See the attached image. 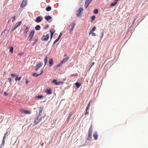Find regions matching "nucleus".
I'll use <instances>...</instances> for the list:
<instances>
[{"instance_id": "obj_1", "label": "nucleus", "mask_w": 148, "mask_h": 148, "mask_svg": "<svg viewBox=\"0 0 148 148\" xmlns=\"http://www.w3.org/2000/svg\"><path fill=\"white\" fill-rule=\"evenodd\" d=\"M92 126H91L90 127L88 130V137L87 140H90L91 139L92 135Z\"/></svg>"}, {"instance_id": "obj_2", "label": "nucleus", "mask_w": 148, "mask_h": 148, "mask_svg": "<svg viewBox=\"0 0 148 148\" xmlns=\"http://www.w3.org/2000/svg\"><path fill=\"white\" fill-rule=\"evenodd\" d=\"M49 37V34H44L41 38V40L43 41H47Z\"/></svg>"}, {"instance_id": "obj_3", "label": "nucleus", "mask_w": 148, "mask_h": 148, "mask_svg": "<svg viewBox=\"0 0 148 148\" xmlns=\"http://www.w3.org/2000/svg\"><path fill=\"white\" fill-rule=\"evenodd\" d=\"M83 8H80L76 12L77 16L78 17H80L81 16V13L83 11Z\"/></svg>"}, {"instance_id": "obj_4", "label": "nucleus", "mask_w": 148, "mask_h": 148, "mask_svg": "<svg viewBox=\"0 0 148 148\" xmlns=\"http://www.w3.org/2000/svg\"><path fill=\"white\" fill-rule=\"evenodd\" d=\"M42 117H38V116L34 121V125H35L38 123L40 121Z\"/></svg>"}, {"instance_id": "obj_5", "label": "nucleus", "mask_w": 148, "mask_h": 148, "mask_svg": "<svg viewBox=\"0 0 148 148\" xmlns=\"http://www.w3.org/2000/svg\"><path fill=\"white\" fill-rule=\"evenodd\" d=\"M92 1V0H86L84 5V7L86 8H87Z\"/></svg>"}, {"instance_id": "obj_6", "label": "nucleus", "mask_w": 148, "mask_h": 148, "mask_svg": "<svg viewBox=\"0 0 148 148\" xmlns=\"http://www.w3.org/2000/svg\"><path fill=\"white\" fill-rule=\"evenodd\" d=\"M42 19V17L41 16H39L37 17L35 21L36 23H38L41 21Z\"/></svg>"}, {"instance_id": "obj_7", "label": "nucleus", "mask_w": 148, "mask_h": 148, "mask_svg": "<svg viewBox=\"0 0 148 148\" xmlns=\"http://www.w3.org/2000/svg\"><path fill=\"white\" fill-rule=\"evenodd\" d=\"M27 4V0H23L21 5V7L23 8Z\"/></svg>"}, {"instance_id": "obj_8", "label": "nucleus", "mask_w": 148, "mask_h": 148, "mask_svg": "<svg viewBox=\"0 0 148 148\" xmlns=\"http://www.w3.org/2000/svg\"><path fill=\"white\" fill-rule=\"evenodd\" d=\"M42 65V63L41 62H39V63L37 64L36 66V68L35 69L36 71H37Z\"/></svg>"}, {"instance_id": "obj_9", "label": "nucleus", "mask_w": 148, "mask_h": 148, "mask_svg": "<svg viewBox=\"0 0 148 148\" xmlns=\"http://www.w3.org/2000/svg\"><path fill=\"white\" fill-rule=\"evenodd\" d=\"M49 63L50 67H51L53 65V62L52 58H51L49 59Z\"/></svg>"}, {"instance_id": "obj_10", "label": "nucleus", "mask_w": 148, "mask_h": 148, "mask_svg": "<svg viewBox=\"0 0 148 148\" xmlns=\"http://www.w3.org/2000/svg\"><path fill=\"white\" fill-rule=\"evenodd\" d=\"M43 73V70L41 69V73L40 74H38L36 73H34L33 74V76L36 77H37L38 76L40 75Z\"/></svg>"}, {"instance_id": "obj_11", "label": "nucleus", "mask_w": 148, "mask_h": 148, "mask_svg": "<svg viewBox=\"0 0 148 148\" xmlns=\"http://www.w3.org/2000/svg\"><path fill=\"white\" fill-rule=\"evenodd\" d=\"M43 108H40L39 110V113L38 115V117H41V116L42 115V111H43Z\"/></svg>"}, {"instance_id": "obj_12", "label": "nucleus", "mask_w": 148, "mask_h": 148, "mask_svg": "<svg viewBox=\"0 0 148 148\" xmlns=\"http://www.w3.org/2000/svg\"><path fill=\"white\" fill-rule=\"evenodd\" d=\"M51 32V39L53 37V34L55 32V30L53 29H51L50 31Z\"/></svg>"}, {"instance_id": "obj_13", "label": "nucleus", "mask_w": 148, "mask_h": 148, "mask_svg": "<svg viewBox=\"0 0 148 148\" xmlns=\"http://www.w3.org/2000/svg\"><path fill=\"white\" fill-rule=\"evenodd\" d=\"M45 91L47 94H51L52 93L51 90L50 88L49 89H46L45 90Z\"/></svg>"}, {"instance_id": "obj_14", "label": "nucleus", "mask_w": 148, "mask_h": 148, "mask_svg": "<svg viewBox=\"0 0 148 148\" xmlns=\"http://www.w3.org/2000/svg\"><path fill=\"white\" fill-rule=\"evenodd\" d=\"M93 137L94 138V139L95 140H96L98 138V135L97 134V132H95L93 134Z\"/></svg>"}, {"instance_id": "obj_15", "label": "nucleus", "mask_w": 148, "mask_h": 148, "mask_svg": "<svg viewBox=\"0 0 148 148\" xmlns=\"http://www.w3.org/2000/svg\"><path fill=\"white\" fill-rule=\"evenodd\" d=\"M48 55L47 56L44 58V61L45 62L44 66H45L47 63L48 61Z\"/></svg>"}, {"instance_id": "obj_16", "label": "nucleus", "mask_w": 148, "mask_h": 148, "mask_svg": "<svg viewBox=\"0 0 148 148\" xmlns=\"http://www.w3.org/2000/svg\"><path fill=\"white\" fill-rule=\"evenodd\" d=\"M69 57H67L64 58L61 61V63L63 64L64 62H66L69 59Z\"/></svg>"}, {"instance_id": "obj_17", "label": "nucleus", "mask_w": 148, "mask_h": 148, "mask_svg": "<svg viewBox=\"0 0 148 148\" xmlns=\"http://www.w3.org/2000/svg\"><path fill=\"white\" fill-rule=\"evenodd\" d=\"M51 17L49 15L46 16L45 17V19L47 21H48L49 20L51 19Z\"/></svg>"}, {"instance_id": "obj_18", "label": "nucleus", "mask_w": 148, "mask_h": 148, "mask_svg": "<svg viewBox=\"0 0 148 148\" xmlns=\"http://www.w3.org/2000/svg\"><path fill=\"white\" fill-rule=\"evenodd\" d=\"M72 24V25L71 26V30H70V32H71L72 31H73V28H74V27L75 25V23H72L70 25H71Z\"/></svg>"}, {"instance_id": "obj_19", "label": "nucleus", "mask_w": 148, "mask_h": 148, "mask_svg": "<svg viewBox=\"0 0 148 148\" xmlns=\"http://www.w3.org/2000/svg\"><path fill=\"white\" fill-rule=\"evenodd\" d=\"M22 22L21 21H19V22H17L15 25V27L16 28L19 26L21 24Z\"/></svg>"}, {"instance_id": "obj_20", "label": "nucleus", "mask_w": 148, "mask_h": 148, "mask_svg": "<svg viewBox=\"0 0 148 148\" xmlns=\"http://www.w3.org/2000/svg\"><path fill=\"white\" fill-rule=\"evenodd\" d=\"M35 31L34 30H31L30 34L29 35V36H32L33 37V35Z\"/></svg>"}, {"instance_id": "obj_21", "label": "nucleus", "mask_w": 148, "mask_h": 148, "mask_svg": "<svg viewBox=\"0 0 148 148\" xmlns=\"http://www.w3.org/2000/svg\"><path fill=\"white\" fill-rule=\"evenodd\" d=\"M91 101H89L86 108V109L87 110H88L89 109L91 105Z\"/></svg>"}, {"instance_id": "obj_22", "label": "nucleus", "mask_w": 148, "mask_h": 148, "mask_svg": "<svg viewBox=\"0 0 148 148\" xmlns=\"http://www.w3.org/2000/svg\"><path fill=\"white\" fill-rule=\"evenodd\" d=\"M29 28L28 27H26V28L24 32V33H25L26 35L27 34V33L28 32L29 30Z\"/></svg>"}, {"instance_id": "obj_23", "label": "nucleus", "mask_w": 148, "mask_h": 148, "mask_svg": "<svg viewBox=\"0 0 148 148\" xmlns=\"http://www.w3.org/2000/svg\"><path fill=\"white\" fill-rule=\"evenodd\" d=\"M40 29V25H36L35 27V29L37 30H39Z\"/></svg>"}, {"instance_id": "obj_24", "label": "nucleus", "mask_w": 148, "mask_h": 148, "mask_svg": "<svg viewBox=\"0 0 148 148\" xmlns=\"http://www.w3.org/2000/svg\"><path fill=\"white\" fill-rule=\"evenodd\" d=\"M75 85L77 88H79L81 86L80 84L77 82L75 83Z\"/></svg>"}, {"instance_id": "obj_25", "label": "nucleus", "mask_w": 148, "mask_h": 148, "mask_svg": "<svg viewBox=\"0 0 148 148\" xmlns=\"http://www.w3.org/2000/svg\"><path fill=\"white\" fill-rule=\"evenodd\" d=\"M96 26L93 27L92 28V29L90 31V32H92L94 31L96 29Z\"/></svg>"}, {"instance_id": "obj_26", "label": "nucleus", "mask_w": 148, "mask_h": 148, "mask_svg": "<svg viewBox=\"0 0 148 148\" xmlns=\"http://www.w3.org/2000/svg\"><path fill=\"white\" fill-rule=\"evenodd\" d=\"M21 79V77H18L17 76L16 77V78H15V80L16 81H17L18 80L20 81Z\"/></svg>"}, {"instance_id": "obj_27", "label": "nucleus", "mask_w": 148, "mask_h": 148, "mask_svg": "<svg viewBox=\"0 0 148 148\" xmlns=\"http://www.w3.org/2000/svg\"><path fill=\"white\" fill-rule=\"evenodd\" d=\"M44 96L43 95L37 96L36 97V99H41L43 98Z\"/></svg>"}, {"instance_id": "obj_28", "label": "nucleus", "mask_w": 148, "mask_h": 148, "mask_svg": "<svg viewBox=\"0 0 148 148\" xmlns=\"http://www.w3.org/2000/svg\"><path fill=\"white\" fill-rule=\"evenodd\" d=\"M51 6H48L46 9V10L47 11H49L51 10Z\"/></svg>"}, {"instance_id": "obj_29", "label": "nucleus", "mask_w": 148, "mask_h": 148, "mask_svg": "<svg viewBox=\"0 0 148 148\" xmlns=\"http://www.w3.org/2000/svg\"><path fill=\"white\" fill-rule=\"evenodd\" d=\"M52 82L55 83V84L57 85V84L58 83V82L56 79H54L52 80Z\"/></svg>"}, {"instance_id": "obj_30", "label": "nucleus", "mask_w": 148, "mask_h": 148, "mask_svg": "<svg viewBox=\"0 0 148 148\" xmlns=\"http://www.w3.org/2000/svg\"><path fill=\"white\" fill-rule=\"evenodd\" d=\"M91 34L93 36H96V34L95 33H94L93 32H90L89 33V34L90 35V34Z\"/></svg>"}, {"instance_id": "obj_31", "label": "nucleus", "mask_w": 148, "mask_h": 148, "mask_svg": "<svg viewBox=\"0 0 148 148\" xmlns=\"http://www.w3.org/2000/svg\"><path fill=\"white\" fill-rule=\"evenodd\" d=\"M24 113L26 114H31V112L29 110H25Z\"/></svg>"}, {"instance_id": "obj_32", "label": "nucleus", "mask_w": 148, "mask_h": 148, "mask_svg": "<svg viewBox=\"0 0 148 148\" xmlns=\"http://www.w3.org/2000/svg\"><path fill=\"white\" fill-rule=\"evenodd\" d=\"M72 115V114L71 113H70L69 114V115L68 116V118H67V121H69V120L70 119L71 117V116Z\"/></svg>"}, {"instance_id": "obj_33", "label": "nucleus", "mask_w": 148, "mask_h": 148, "mask_svg": "<svg viewBox=\"0 0 148 148\" xmlns=\"http://www.w3.org/2000/svg\"><path fill=\"white\" fill-rule=\"evenodd\" d=\"M13 48L12 47H11L10 49V51L11 53H13Z\"/></svg>"}, {"instance_id": "obj_34", "label": "nucleus", "mask_w": 148, "mask_h": 148, "mask_svg": "<svg viewBox=\"0 0 148 148\" xmlns=\"http://www.w3.org/2000/svg\"><path fill=\"white\" fill-rule=\"evenodd\" d=\"M63 64L62 63H61V62H60L56 66V68H57L58 67H60L61 65V64Z\"/></svg>"}, {"instance_id": "obj_35", "label": "nucleus", "mask_w": 148, "mask_h": 148, "mask_svg": "<svg viewBox=\"0 0 148 148\" xmlns=\"http://www.w3.org/2000/svg\"><path fill=\"white\" fill-rule=\"evenodd\" d=\"M98 11L97 9H95L93 11V12L95 14H97L98 13Z\"/></svg>"}, {"instance_id": "obj_36", "label": "nucleus", "mask_w": 148, "mask_h": 148, "mask_svg": "<svg viewBox=\"0 0 148 148\" xmlns=\"http://www.w3.org/2000/svg\"><path fill=\"white\" fill-rule=\"evenodd\" d=\"M11 75L13 77H16L17 76L16 74H11Z\"/></svg>"}, {"instance_id": "obj_37", "label": "nucleus", "mask_w": 148, "mask_h": 148, "mask_svg": "<svg viewBox=\"0 0 148 148\" xmlns=\"http://www.w3.org/2000/svg\"><path fill=\"white\" fill-rule=\"evenodd\" d=\"M4 139H4V138H3V140H2V144H1V145H2V146H4V144H5Z\"/></svg>"}, {"instance_id": "obj_38", "label": "nucleus", "mask_w": 148, "mask_h": 148, "mask_svg": "<svg viewBox=\"0 0 148 148\" xmlns=\"http://www.w3.org/2000/svg\"><path fill=\"white\" fill-rule=\"evenodd\" d=\"M11 18L12 19V22H13L16 18L15 16H14L12 17H11Z\"/></svg>"}, {"instance_id": "obj_39", "label": "nucleus", "mask_w": 148, "mask_h": 148, "mask_svg": "<svg viewBox=\"0 0 148 148\" xmlns=\"http://www.w3.org/2000/svg\"><path fill=\"white\" fill-rule=\"evenodd\" d=\"M59 40L58 38H57L55 41H54L53 44L55 45L56 42H57Z\"/></svg>"}, {"instance_id": "obj_40", "label": "nucleus", "mask_w": 148, "mask_h": 148, "mask_svg": "<svg viewBox=\"0 0 148 148\" xmlns=\"http://www.w3.org/2000/svg\"><path fill=\"white\" fill-rule=\"evenodd\" d=\"M64 83V82H62V81H60V82H58V83L57 84V85H59L60 84H63Z\"/></svg>"}, {"instance_id": "obj_41", "label": "nucleus", "mask_w": 148, "mask_h": 148, "mask_svg": "<svg viewBox=\"0 0 148 148\" xmlns=\"http://www.w3.org/2000/svg\"><path fill=\"white\" fill-rule=\"evenodd\" d=\"M95 16H92V20H95Z\"/></svg>"}, {"instance_id": "obj_42", "label": "nucleus", "mask_w": 148, "mask_h": 148, "mask_svg": "<svg viewBox=\"0 0 148 148\" xmlns=\"http://www.w3.org/2000/svg\"><path fill=\"white\" fill-rule=\"evenodd\" d=\"M7 134H8V133L7 132L4 135V136L3 137V138H4V139H5V138H6V136L7 135Z\"/></svg>"}, {"instance_id": "obj_43", "label": "nucleus", "mask_w": 148, "mask_h": 148, "mask_svg": "<svg viewBox=\"0 0 148 148\" xmlns=\"http://www.w3.org/2000/svg\"><path fill=\"white\" fill-rule=\"evenodd\" d=\"M62 35V34L61 33H60L58 38L59 39H60V38L61 37V36Z\"/></svg>"}, {"instance_id": "obj_44", "label": "nucleus", "mask_w": 148, "mask_h": 148, "mask_svg": "<svg viewBox=\"0 0 148 148\" xmlns=\"http://www.w3.org/2000/svg\"><path fill=\"white\" fill-rule=\"evenodd\" d=\"M20 111L21 112L24 113L25 111V110L21 109Z\"/></svg>"}, {"instance_id": "obj_45", "label": "nucleus", "mask_w": 148, "mask_h": 148, "mask_svg": "<svg viewBox=\"0 0 148 148\" xmlns=\"http://www.w3.org/2000/svg\"><path fill=\"white\" fill-rule=\"evenodd\" d=\"M16 27H13L12 28V29H11V30L12 31H14L15 29H16Z\"/></svg>"}, {"instance_id": "obj_46", "label": "nucleus", "mask_w": 148, "mask_h": 148, "mask_svg": "<svg viewBox=\"0 0 148 148\" xmlns=\"http://www.w3.org/2000/svg\"><path fill=\"white\" fill-rule=\"evenodd\" d=\"M8 79H9V81L10 82V83H11V82H12V79H11V78H8Z\"/></svg>"}, {"instance_id": "obj_47", "label": "nucleus", "mask_w": 148, "mask_h": 148, "mask_svg": "<svg viewBox=\"0 0 148 148\" xmlns=\"http://www.w3.org/2000/svg\"><path fill=\"white\" fill-rule=\"evenodd\" d=\"M86 113H85V115L87 114H88L89 112H88V110H87L86 109Z\"/></svg>"}, {"instance_id": "obj_48", "label": "nucleus", "mask_w": 148, "mask_h": 148, "mask_svg": "<svg viewBox=\"0 0 148 148\" xmlns=\"http://www.w3.org/2000/svg\"><path fill=\"white\" fill-rule=\"evenodd\" d=\"M29 41H31V40H32L33 37L32 36H29Z\"/></svg>"}, {"instance_id": "obj_49", "label": "nucleus", "mask_w": 148, "mask_h": 148, "mask_svg": "<svg viewBox=\"0 0 148 148\" xmlns=\"http://www.w3.org/2000/svg\"><path fill=\"white\" fill-rule=\"evenodd\" d=\"M95 64V62H93L91 63V65L90 67V68Z\"/></svg>"}, {"instance_id": "obj_50", "label": "nucleus", "mask_w": 148, "mask_h": 148, "mask_svg": "<svg viewBox=\"0 0 148 148\" xmlns=\"http://www.w3.org/2000/svg\"><path fill=\"white\" fill-rule=\"evenodd\" d=\"M5 30H4V31H3V32H2L1 33V36H2V35H3V33H5Z\"/></svg>"}, {"instance_id": "obj_51", "label": "nucleus", "mask_w": 148, "mask_h": 148, "mask_svg": "<svg viewBox=\"0 0 148 148\" xmlns=\"http://www.w3.org/2000/svg\"><path fill=\"white\" fill-rule=\"evenodd\" d=\"M28 81L27 79L26 80V84H28Z\"/></svg>"}, {"instance_id": "obj_52", "label": "nucleus", "mask_w": 148, "mask_h": 148, "mask_svg": "<svg viewBox=\"0 0 148 148\" xmlns=\"http://www.w3.org/2000/svg\"><path fill=\"white\" fill-rule=\"evenodd\" d=\"M38 41V39H35V42H34V43H35L36 42Z\"/></svg>"}, {"instance_id": "obj_53", "label": "nucleus", "mask_w": 148, "mask_h": 148, "mask_svg": "<svg viewBox=\"0 0 148 148\" xmlns=\"http://www.w3.org/2000/svg\"><path fill=\"white\" fill-rule=\"evenodd\" d=\"M136 18H135L134 19V21H133V23H134L135 22V21H136Z\"/></svg>"}, {"instance_id": "obj_54", "label": "nucleus", "mask_w": 148, "mask_h": 148, "mask_svg": "<svg viewBox=\"0 0 148 148\" xmlns=\"http://www.w3.org/2000/svg\"><path fill=\"white\" fill-rule=\"evenodd\" d=\"M4 94L5 95H8V94L7 93L5 92L4 93Z\"/></svg>"}, {"instance_id": "obj_55", "label": "nucleus", "mask_w": 148, "mask_h": 148, "mask_svg": "<svg viewBox=\"0 0 148 148\" xmlns=\"http://www.w3.org/2000/svg\"><path fill=\"white\" fill-rule=\"evenodd\" d=\"M49 27V25H47L46 27H45V28H44V29H45L47 27Z\"/></svg>"}, {"instance_id": "obj_56", "label": "nucleus", "mask_w": 148, "mask_h": 148, "mask_svg": "<svg viewBox=\"0 0 148 148\" xmlns=\"http://www.w3.org/2000/svg\"><path fill=\"white\" fill-rule=\"evenodd\" d=\"M3 146L2 145H0V148H1Z\"/></svg>"}, {"instance_id": "obj_57", "label": "nucleus", "mask_w": 148, "mask_h": 148, "mask_svg": "<svg viewBox=\"0 0 148 148\" xmlns=\"http://www.w3.org/2000/svg\"><path fill=\"white\" fill-rule=\"evenodd\" d=\"M66 56V55H64V57H65V56Z\"/></svg>"}, {"instance_id": "obj_58", "label": "nucleus", "mask_w": 148, "mask_h": 148, "mask_svg": "<svg viewBox=\"0 0 148 148\" xmlns=\"http://www.w3.org/2000/svg\"><path fill=\"white\" fill-rule=\"evenodd\" d=\"M10 21V20H9L8 21V22H9Z\"/></svg>"}, {"instance_id": "obj_59", "label": "nucleus", "mask_w": 148, "mask_h": 148, "mask_svg": "<svg viewBox=\"0 0 148 148\" xmlns=\"http://www.w3.org/2000/svg\"><path fill=\"white\" fill-rule=\"evenodd\" d=\"M102 33V36H103V33Z\"/></svg>"}, {"instance_id": "obj_60", "label": "nucleus", "mask_w": 148, "mask_h": 148, "mask_svg": "<svg viewBox=\"0 0 148 148\" xmlns=\"http://www.w3.org/2000/svg\"><path fill=\"white\" fill-rule=\"evenodd\" d=\"M82 0H81V2L82 1Z\"/></svg>"}]
</instances>
